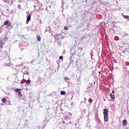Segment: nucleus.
<instances>
[{"instance_id": "13", "label": "nucleus", "mask_w": 129, "mask_h": 129, "mask_svg": "<svg viewBox=\"0 0 129 129\" xmlns=\"http://www.w3.org/2000/svg\"><path fill=\"white\" fill-rule=\"evenodd\" d=\"M64 30H65V31H68V26H64Z\"/></svg>"}, {"instance_id": "17", "label": "nucleus", "mask_w": 129, "mask_h": 129, "mask_svg": "<svg viewBox=\"0 0 129 129\" xmlns=\"http://www.w3.org/2000/svg\"><path fill=\"white\" fill-rule=\"evenodd\" d=\"M64 79H65V80H69V78H68V77H65V78H64Z\"/></svg>"}, {"instance_id": "2", "label": "nucleus", "mask_w": 129, "mask_h": 129, "mask_svg": "<svg viewBox=\"0 0 129 129\" xmlns=\"http://www.w3.org/2000/svg\"><path fill=\"white\" fill-rule=\"evenodd\" d=\"M27 22L26 24H29V22L31 21V16L29 15L27 16Z\"/></svg>"}, {"instance_id": "7", "label": "nucleus", "mask_w": 129, "mask_h": 129, "mask_svg": "<svg viewBox=\"0 0 129 129\" xmlns=\"http://www.w3.org/2000/svg\"><path fill=\"white\" fill-rule=\"evenodd\" d=\"M26 84H27V85H30V84H31V80H28L26 81Z\"/></svg>"}, {"instance_id": "19", "label": "nucleus", "mask_w": 129, "mask_h": 129, "mask_svg": "<svg viewBox=\"0 0 129 129\" xmlns=\"http://www.w3.org/2000/svg\"><path fill=\"white\" fill-rule=\"evenodd\" d=\"M112 93L113 94H114V93H115L114 90H112Z\"/></svg>"}, {"instance_id": "20", "label": "nucleus", "mask_w": 129, "mask_h": 129, "mask_svg": "<svg viewBox=\"0 0 129 129\" xmlns=\"http://www.w3.org/2000/svg\"><path fill=\"white\" fill-rule=\"evenodd\" d=\"M110 96L111 98V97H112V93L110 94Z\"/></svg>"}, {"instance_id": "18", "label": "nucleus", "mask_w": 129, "mask_h": 129, "mask_svg": "<svg viewBox=\"0 0 129 129\" xmlns=\"http://www.w3.org/2000/svg\"><path fill=\"white\" fill-rule=\"evenodd\" d=\"M0 47L1 48V49H3V44H0Z\"/></svg>"}, {"instance_id": "15", "label": "nucleus", "mask_w": 129, "mask_h": 129, "mask_svg": "<svg viewBox=\"0 0 129 129\" xmlns=\"http://www.w3.org/2000/svg\"><path fill=\"white\" fill-rule=\"evenodd\" d=\"M59 59L60 60H62V59H63V56H60L59 57Z\"/></svg>"}, {"instance_id": "21", "label": "nucleus", "mask_w": 129, "mask_h": 129, "mask_svg": "<svg viewBox=\"0 0 129 129\" xmlns=\"http://www.w3.org/2000/svg\"><path fill=\"white\" fill-rule=\"evenodd\" d=\"M99 74H100V72H99Z\"/></svg>"}, {"instance_id": "1", "label": "nucleus", "mask_w": 129, "mask_h": 129, "mask_svg": "<svg viewBox=\"0 0 129 129\" xmlns=\"http://www.w3.org/2000/svg\"><path fill=\"white\" fill-rule=\"evenodd\" d=\"M103 115L104 121H108V112H107V109H103Z\"/></svg>"}, {"instance_id": "8", "label": "nucleus", "mask_w": 129, "mask_h": 129, "mask_svg": "<svg viewBox=\"0 0 129 129\" xmlns=\"http://www.w3.org/2000/svg\"><path fill=\"white\" fill-rule=\"evenodd\" d=\"M123 18L126 19V20H129V16L127 15H123Z\"/></svg>"}, {"instance_id": "6", "label": "nucleus", "mask_w": 129, "mask_h": 129, "mask_svg": "<svg viewBox=\"0 0 129 129\" xmlns=\"http://www.w3.org/2000/svg\"><path fill=\"white\" fill-rule=\"evenodd\" d=\"M18 95L19 96V97H22V96H23V94H22V92H21V91H19Z\"/></svg>"}, {"instance_id": "16", "label": "nucleus", "mask_w": 129, "mask_h": 129, "mask_svg": "<svg viewBox=\"0 0 129 129\" xmlns=\"http://www.w3.org/2000/svg\"><path fill=\"white\" fill-rule=\"evenodd\" d=\"M3 44H4V42H3V41H0V45H3Z\"/></svg>"}, {"instance_id": "10", "label": "nucleus", "mask_w": 129, "mask_h": 129, "mask_svg": "<svg viewBox=\"0 0 129 129\" xmlns=\"http://www.w3.org/2000/svg\"><path fill=\"white\" fill-rule=\"evenodd\" d=\"M8 24H9V21H6L5 22H4V26H7Z\"/></svg>"}, {"instance_id": "4", "label": "nucleus", "mask_w": 129, "mask_h": 129, "mask_svg": "<svg viewBox=\"0 0 129 129\" xmlns=\"http://www.w3.org/2000/svg\"><path fill=\"white\" fill-rule=\"evenodd\" d=\"M36 39H37V41H38V42H40V41H41V36H40V35L37 34L36 35Z\"/></svg>"}, {"instance_id": "12", "label": "nucleus", "mask_w": 129, "mask_h": 129, "mask_svg": "<svg viewBox=\"0 0 129 129\" xmlns=\"http://www.w3.org/2000/svg\"><path fill=\"white\" fill-rule=\"evenodd\" d=\"M2 101L3 103H6V101H7V100H6L5 98H3L2 100Z\"/></svg>"}, {"instance_id": "3", "label": "nucleus", "mask_w": 129, "mask_h": 129, "mask_svg": "<svg viewBox=\"0 0 129 129\" xmlns=\"http://www.w3.org/2000/svg\"><path fill=\"white\" fill-rule=\"evenodd\" d=\"M122 125H124V126H126V123H127V121L126 119H124L122 121Z\"/></svg>"}, {"instance_id": "9", "label": "nucleus", "mask_w": 129, "mask_h": 129, "mask_svg": "<svg viewBox=\"0 0 129 129\" xmlns=\"http://www.w3.org/2000/svg\"><path fill=\"white\" fill-rule=\"evenodd\" d=\"M60 94L61 95H65L66 94V92L62 91L60 92Z\"/></svg>"}, {"instance_id": "11", "label": "nucleus", "mask_w": 129, "mask_h": 129, "mask_svg": "<svg viewBox=\"0 0 129 129\" xmlns=\"http://www.w3.org/2000/svg\"><path fill=\"white\" fill-rule=\"evenodd\" d=\"M21 89H15L14 91L16 92H19V91H21Z\"/></svg>"}, {"instance_id": "14", "label": "nucleus", "mask_w": 129, "mask_h": 129, "mask_svg": "<svg viewBox=\"0 0 129 129\" xmlns=\"http://www.w3.org/2000/svg\"><path fill=\"white\" fill-rule=\"evenodd\" d=\"M111 98V99H113V100L115 99V95H113Z\"/></svg>"}, {"instance_id": "5", "label": "nucleus", "mask_w": 129, "mask_h": 129, "mask_svg": "<svg viewBox=\"0 0 129 129\" xmlns=\"http://www.w3.org/2000/svg\"><path fill=\"white\" fill-rule=\"evenodd\" d=\"M13 25H11V24H9V26L7 27V29H8V30H11V29H13Z\"/></svg>"}]
</instances>
